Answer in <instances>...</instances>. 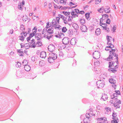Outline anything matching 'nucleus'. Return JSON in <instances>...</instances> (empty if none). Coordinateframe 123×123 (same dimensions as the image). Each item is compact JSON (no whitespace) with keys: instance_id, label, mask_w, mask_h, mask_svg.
Listing matches in <instances>:
<instances>
[{"instance_id":"nucleus-1","label":"nucleus","mask_w":123,"mask_h":123,"mask_svg":"<svg viewBox=\"0 0 123 123\" xmlns=\"http://www.w3.org/2000/svg\"><path fill=\"white\" fill-rule=\"evenodd\" d=\"M115 49H111V50L110 51V54L109 56L107 58V60L110 61L113 60H116V62L117 64H119L118 62V55L115 53Z\"/></svg>"},{"instance_id":"nucleus-2","label":"nucleus","mask_w":123,"mask_h":123,"mask_svg":"<svg viewBox=\"0 0 123 123\" xmlns=\"http://www.w3.org/2000/svg\"><path fill=\"white\" fill-rule=\"evenodd\" d=\"M49 56L48 60V62L50 63H53L54 60L56 59L57 58L56 54L52 52H51L49 53Z\"/></svg>"},{"instance_id":"nucleus-3","label":"nucleus","mask_w":123,"mask_h":123,"mask_svg":"<svg viewBox=\"0 0 123 123\" xmlns=\"http://www.w3.org/2000/svg\"><path fill=\"white\" fill-rule=\"evenodd\" d=\"M97 123H108L106 118L105 117L97 118Z\"/></svg>"},{"instance_id":"nucleus-4","label":"nucleus","mask_w":123,"mask_h":123,"mask_svg":"<svg viewBox=\"0 0 123 123\" xmlns=\"http://www.w3.org/2000/svg\"><path fill=\"white\" fill-rule=\"evenodd\" d=\"M53 29L52 28H50L47 31V33L45 34V36L48 39L50 35L53 33Z\"/></svg>"},{"instance_id":"nucleus-5","label":"nucleus","mask_w":123,"mask_h":123,"mask_svg":"<svg viewBox=\"0 0 123 123\" xmlns=\"http://www.w3.org/2000/svg\"><path fill=\"white\" fill-rule=\"evenodd\" d=\"M27 62V61L25 60H24L22 62V65L25 66L24 68L25 70L27 71H29L31 69V68L28 65L26 64H25L24 62Z\"/></svg>"},{"instance_id":"nucleus-6","label":"nucleus","mask_w":123,"mask_h":123,"mask_svg":"<svg viewBox=\"0 0 123 123\" xmlns=\"http://www.w3.org/2000/svg\"><path fill=\"white\" fill-rule=\"evenodd\" d=\"M97 84L98 88H102L104 86V82L103 80H100L97 82Z\"/></svg>"},{"instance_id":"nucleus-7","label":"nucleus","mask_w":123,"mask_h":123,"mask_svg":"<svg viewBox=\"0 0 123 123\" xmlns=\"http://www.w3.org/2000/svg\"><path fill=\"white\" fill-rule=\"evenodd\" d=\"M95 52L93 53L92 54L93 58L98 59L100 57V52L98 51H95Z\"/></svg>"},{"instance_id":"nucleus-8","label":"nucleus","mask_w":123,"mask_h":123,"mask_svg":"<svg viewBox=\"0 0 123 123\" xmlns=\"http://www.w3.org/2000/svg\"><path fill=\"white\" fill-rule=\"evenodd\" d=\"M70 39L67 37H65L62 40L63 43L65 45H67L69 43Z\"/></svg>"},{"instance_id":"nucleus-9","label":"nucleus","mask_w":123,"mask_h":123,"mask_svg":"<svg viewBox=\"0 0 123 123\" xmlns=\"http://www.w3.org/2000/svg\"><path fill=\"white\" fill-rule=\"evenodd\" d=\"M55 47L54 45L53 44L49 45L48 47L49 50L51 52L55 50Z\"/></svg>"},{"instance_id":"nucleus-10","label":"nucleus","mask_w":123,"mask_h":123,"mask_svg":"<svg viewBox=\"0 0 123 123\" xmlns=\"http://www.w3.org/2000/svg\"><path fill=\"white\" fill-rule=\"evenodd\" d=\"M82 32H85L87 31V28L85 25H83L80 28Z\"/></svg>"},{"instance_id":"nucleus-11","label":"nucleus","mask_w":123,"mask_h":123,"mask_svg":"<svg viewBox=\"0 0 123 123\" xmlns=\"http://www.w3.org/2000/svg\"><path fill=\"white\" fill-rule=\"evenodd\" d=\"M40 56L42 58H45L46 56V53L44 51H42L40 53Z\"/></svg>"},{"instance_id":"nucleus-12","label":"nucleus","mask_w":123,"mask_h":123,"mask_svg":"<svg viewBox=\"0 0 123 123\" xmlns=\"http://www.w3.org/2000/svg\"><path fill=\"white\" fill-rule=\"evenodd\" d=\"M76 40L74 38H72L70 41V44L72 45H74L76 43Z\"/></svg>"},{"instance_id":"nucleus-13","label":"nucleus","mask_w":123,"mask_h":123,"mask_svg":"<svg viewBox=\"0 0 123 123\" xmlns=\"http://www.w3.org/2000/svg\"><path fill=\"white\" fill-rule=\"evenodd\" d=\"M108 97L107 95L105 94H103L101 97L102 99L104 101H106Z\"/></svg>"},{"instance_id":"nucleus-14","label":"nucleus","mask_w":123,"mask_h":123,"mask_svg":"<svg viewBox=\"0 0 123 123\" xmlns=\"http://www.w3.org/2000/svg\"><path fill=\"white\" fill-rule=\"evenodd\" d=\"M72 15L71 18H73L75 17V16L78 17V14H76V13L74 10L71 13Z\"/></svg>"},{"instance_id":"nucleus-15","label":"nucleus","mask_w":123,"mask_h":123,"mask_svg":"<svg viewBox=\"0 0 123 123\" xmlns=\"http://www.w3.org/2000/svg\"><path fill=\"white\" fill-rule=\"evenodd\" d=\"M58 23L57 22L55 19H53L52 20V22L51 25L52 27H54L55 25H57V24H58Z\"/></svg>"},{"instance_id":"nucleus-16","label":"nucleus","mask_w":123,"mask_h":123,"mask_svg":"<svg viewBox=\"0 0 123 123\" xmlns=\"http://www.w3.org/2000/svg\"><path fill=\"white\" fill-rule=\"evenodd\" d=\"M109 80V82L112 84H115L116 82V80L114 79L113 78L110 79Z\"/></svg>"},{"instance_id":"nucleus-17","label":"nucleus","mask_w":123,"mask_h":123,"mask_svg":"<svg viewBox=\"0 0 123 123\" xmlns=\"http://www.w3.org/2000/svg\"><path fill=\"white\" fill-rule=\"evenodd\" d=\"M105 113L106 114H108L111 111V109L109 107L105 108Z\"/></svg>"},{"instance_id":"nucleus-18","label":"nucleus","mask_w":123,"mask_h":123,"mask_svg":"<svg viewBox=\"0 0 123 123\" xmlns=\"http://www.w3.org/2000/svg\"><path fill=\"white\" fill-rule=\"evenodd\" d=\"M103 21L102 20V24L99 23V25L100 26H101L102 27L104 28V29L106 28L107 26V25L106 23H103Z\"/></svg>"},{"instance_id":"nucleus-19","label":"nucleus","mask_w":123,"mask_h":123,"mask_svg":"<svg viewBox=\"0 0 123 123\" xmlns=\"http://www.w3.org/2000/svg\"><path fill=\"white\" fill-rule=\"evenodd\" d=\"M73 27L75 30H77L79 28L78 25L76 23H74L72 25Z\"/></svg>"},{"instance_id":"nucleus-20","label":"nucleus","mask_w":123,"mask_h":123,"mask_svg":"<svg viewBox=\"0 0 123 123\" xmlns=\"http://www.w3.org/2000/svg\"><path fill=\"white\" fill-rule=\"evenodd\" d=\"M90 13L89 12L85 14V16L86 18L88 20H89L90 19Z\"/></svg>"},{"instance_id":"nucleus-21","label":"nucleus","mask_w":123,"mask_h":123,"mask_svg":"<svg viewBox=\"0 0 123 123\" xmlns=\"http://www.w3.org/2000/svg\"><path fill=\"white\" fill-rule=\"evenodd\" d=\"M22 49H18V52L19 53V55L20 56H23V52L22 51Z\"/></svg>"},{"instance_id":"nucleus-22","label":"nucleus","mask_w":123,"mask_h":123,"mask_svg":"<svg viewBox=\"0 0 123 123\" xmlns=\"http://www.w3.org/2000/svg\"><path fill=\"white\" fill-rule=\"evenodd\" d=\"M37 47H40L42 45V44L41 42L39 41H37L36 44Z\"/></svg>"},{"instance_id":"nucleus-23","label":"nucleus","mask_w":123,"mask_h":123,"mask_svg":"<svg viewBox=\"0 0 123 123\" xmlns=\"http://www.w3.org/2000/svg\"><path fill=\"white\" fill-rule=\"evenodd\" d=\"M109 71H111L112 72L115 73L117 71V70L116 69H114V68H109L108 69Z\"/></svg>"},{"instance_id":"nucleus-24","label":"nucleus","mask_w":123,"mask_h":123,"mask_svg":"<svg viewBox=\"0 0 123 123\" xmlns=\"http://www.w3.org/2000/svg\"><path fill=\"white\" fill-rule=\"evenodd\" d=\"M107 7L106 8H105V12L106 13H110V10H109L110 7L108 6H107Z\"/></svg>"},{"instance_id":"nucleus-25","label":"nucleus","mask_w":123,"mask_h":123,"mask_svg":"<svg viewBox=\"0 0 123 123\" xmlns=\"http://www.w3.org/2000/svg\"><path fill=\"white\" fill-rule=\"evenodd\" d=\"M105 8H104V7L102 6L100 8L99 10H98V11L100 13H102L104 11H105Z\"/></svg>"},{"instance_id":"nucleus-26","label":"nucleus","mask_w":123,"mask_h":123,"mask_svg":"<svg viewBox=\"0 0 123 123\" xmlns=\"http://www.w3.org/2000/svg\"><path fill=\"white\" fill-rule=\"evenodd\" d=\"M58 16L60 18H62L63 20H66L67 16L66 17H65L64 16L62 15L61 14H59L58 15Z\"/></svg>"},{"instance_id":"nucleus-27","label":"nucleus","mask_w":123,"mask_h":123,"mask_svg":"<svg viewBox=\"0 0 123 123\" xmlns=\"http://www.w3.org/2000/svg\"><path fill=\"white\" fill-rule=\"evenodd\" d=\"M109 67L110 68L111 66H114V64L115 63V62H114L111 61V62H109Z\"/></svg>"},{"instance_id":"nucleus-28","label":"nucleus","mask_w":123,"mask_h":123,"mask_svg":"<svg viewBox=\"0 0 123 123\" xmlns=\"http://www.w3.org/2000/svg\"><path fill=\"white\" fill-rule=\"evenodd\" d=\"M108 15L107 14H104L102 15V18L101 19L104 20L105 18H107L108 17Z\"/></svg>"},{"instance_id":"nucleus-29","label":"nucleus","mask_w":123,"mask_h":123,"mask_svg":"<svg viewBox=\"0 0 123 123\" xmlns=\"http://www.w3.org/2000/svg\"><path fill=\"white\" fill-rule=\"evenodd\" d=\"M100 30L99 28L97 29L95 31V33L97 35H98L100 34Z\"/></svg>"},{"instance_id":"nucleus-30","label":"nucleus","mask_w":123,"mask_h":123,"mask_svg":"<svg viewBox=\"0 0 123 123\" xmlns=\"http://www.w3.org/2000/svg\"><path fill=\"white\" fill-rule=\"evenodd\" d=\"M106 38L107 39L108 42H111L112 39V38L111 37L109 36H107Z\"/></svg>"},{"instance_id":"nucleus-31","label":"nucleus","mask_w":123,"mask_h":123,"mask_svg":"<svg viewBox=\"0 0 123 123\" xmlns=\"http://www.w3.org/2000/svg\"><path fill=\"white\" fill-rule=\"evenodd\" d=\"M63 13L65 15L68 16H69V15L70 13V12H67L63 11Z\"/></svg>"},{"instance_id":"nucleus-32","label":"nucleus","mask_w":123,"mask_h":123,"mask_svg":"<svg viewBox=\"0 0 123 123\" xmlns=\"http://www.w3.org/2000/svg\"><path fill=\"white\" fill-rule=\"evenodd\" d=\"M22 6H23L22 5L21 3H20L19 4L18 6V8L19 9L22 10Z\"/></svg>"},{"instance_id":"nucleus-33","label":"nucleus","mask_w":123,"mask_h":123,"mask_svg":"<svg viewBox=\"0 0 123 123\" xmlns=\"http://www.w3.org/2000/svg\"><path fill=\"white\" fill-rule=\"evenodd\" d=\"M119 104L118 103H115L113 104V105L117 109V108H120V106L119 105Z\"/></svg>"},{"instance_id":"nucleus-34","label":"nucleus","mask_w":123,"mask_h":123,"mask_svg":"<svg viewBox=\"0 0 123 123\" xmlns=\"http://www.w3.org/2000/svg\"><path fill=\"white\" fill-rule=\"evenodd\" d=\"M80 24H83L85 22V20L83 19H81L80 20Z\"/></svg>"},{"instance_id":"nucleus-35","label":"nucleus","mask_w":123,"mask_h":123,"mask_svg":"<svg viewBox=\"0 0 123 123\" xmlns=\"http://www.w3.org/2000/svg\"><path fill=\"white\" fill-rule=\"evenodd\" d=\"M35 37H42L41 34L40 33H36V34L35 35Z\"/></svg>"},{"instance_id":"nucleus-36","label":"nucleus","mask_w":123,"mask_h":123,"mask_svg":"<svg viewBox=\"0 0 123 123\" xmlns=\"http://www.w3.org/2000/svg\"><path fill=\"white\" fill-rule=\"evenodd\" d=\"M62 31L64 33L66 32L67 30V29L66 27H63L62 28Z\"/></svg>"},{"instance_id":"nucleus-37","label":"nucleus","mask_w":123,"mask_h":123,"mask_svg":"<svg viewBox=\"0 0 123 123\" xmlns=\"http://www.w3.org/2000/svg\"><path fill=\"white\" fill-rule=\"evenodd\" d=\"M116 99H115V102L116 103H118L119 104H121V102L120 100L117 99V98H116Z\"/></svg>"},{"instance_id":"nucleus-38","label":"nucleus","mask_w":123,"mask_h":123,"mask_svg":"<svg viewBox=\"0 0 123 123\" xmlns=\"http://www.w3.org/2000/svg\"><path fill=\"white\" fill-rule=\"evenodd\" d=\"M39 64L40 66L42 67L44 66V64L43 61H40L39 62Z\"/></svg>"},{"instance_id":"nucleus-39","label":"nucleus","mask_w":123,"mask_h":123,"mask_svg":"<svg viewBox=\"0 0 123 123\" xmlns=\"http://www.w3.org/2000/svg\"><path fill=\"white\" fill-rule=\"evenodd\" d=\"M21 63L18 62L17 64H16V66L17 67H21Z\"/></svg>"},{"instance_id":"nucleus-40","label":"nucleus","mask_w":123,"mask_h":123,"mask_svg":"<svg viewBox=\"0 0 123 123\" xmlns=\"http://www.w3.org/2000/svg\"><path fill=\"white\" fill-rule=\"evenodd\" d=\"M60 26L59 25H55V26H54V27L55 29H60Z\"/></svg>"},{"instance_id":"nucleus-41","label":"nucleus","mask_w":123,"mask_h":123,"mask_svg":"<svg viewBox=\"0 0 123 123\" xmlns=\"http://www.w3.org/2000/svg\"><path fill=\"white\" fill-rule=\"evenodd\" d=\"M88 115L89 116V117H91V116H95V114H93V112H92V111H91V113L90 112L89 113H88Z\"/></svg>"},{"instance_id":"nucleus-42","label":"nucleus","mask_w":123,"mask_h":123,"mask_svg":"<svg viewBox=\"0 0 123 123\" xmlns=\"http://www.w3.org/2000/svg\"><path fill=\"white\" fill-rule=\"evenodd\" d=\"M116 29V25H114L112 28V31L113 32H115V30Z\"/></svg>"},{"instance_id":"nucleus-43","label":"nucleus","mask_w":123,"mask_h":123,"mask_svg":"<svg viewBox=\"0 0 123 123\" xmlns=\"http://www.w3.org/2000/svg\"><path fill=\"white\" fill-rule=\"evenodd\" d=\"M20 29L22 31H23V30H25L24 26L23 25H22L20 26Z\"/></svg>"},{"instance_id":"nucleus-44","label":"nucleus","mask_w":123,"mask_h":123,"mask_svg":"<svg viewBox=\"0 0 123 123\" xmlns=\"http://www.w3.org/2000/svg\"><path fill=\"white\" fill-rule=\"evenodd\" d=\"M58 8H59V9L61 8L62 9L65 10L66 9V8H68V7H62V6H58Z\"/></svg>"},{"instance_id":"nucleus-45","label":"nucleus","mask_w":123,"mask_h":123,"mask_svg":"<svg viewBox=\"0 0 123 123\" xmlns=\"http://www.w3.org/2000/svg\"><path fill=\"white\" fill-rule=\"evenodd\" d=\"M19 37H20L19 38V40L22 41H24V38L23 36V35L21 37L20 36Z\"/></svg>"},{"instance_id":"nucleus-46","label":"nucleus","mask_w":123,"mask_h":123,"mask_svg":"<svg viewBox=\"0 0 123 123\" xmlns=\"http://www.w3.org/2000/svg\"><path fill=\"white\" fill-rule=\"evenodd\" d=\"M112 100H110V102L111 104H114L115 103V99H111Z\"/></svg>"},{"instance_id":"nucleus-47","label":"nucleus","mask_w":123,"mask_h":123,"mask_svg":"<svg viewBox=\"0 0 123 123\" xmlns=\"http://www.w3.org/2000/svg\"><path fill=\"white\" fill-rule=\"evenodd\" d=\"M66 45L63 44V45H61L60 46L61 47V48L62 49H64L66 48Z\"/></svg>"},{"instance_id":"nucleus-48","label":"nucleus","mask_w":123,"mask_h":123,"mask_svg":"<svg viewBox=\"0 0 123 123\" xmlns=\"http://www.w3.org/2000/svg\"><path fill=\"white\" fill-rule=\"evenodd\" d=\"M68 35L70 36L72 34V31L71 30H69L68 31Z\"/></svg>"},{"instance_id":"nucleus-49","label":"nucleus","mask_w":123,"mask_h":123,"mask_svg":"<svg viewBox=\"0 0 123 123\" xmlns=\"http://www.w3.org/2000/svg\"><path fill=\"white\" fill-rule=\"evenodd\" d=\"M111 22L110 20L108 18L106 21V23L107 24H109Z\"/></svg>"},{"instance_id":"nucleus-50","label":"nucleus","mask_w":123,"mask_h":123,"mask_svg":"<svg viewBox=\"0 0 123 123\" xmlns=\"http://www.w3.org/2000/svg\"><path fill=\"white\" fill-rule=\"evenodd\" d=\"M74 11L76 13V14H78L79 12V10L78 9H75L74 10Z\"/></svg>"},{"instance_id":"nucleus-51","label":"nucleus","mask_w":123,"mask_h":123,"mask_svg":"<svg viewBox=\"0 0 123 123\" xmlns=\"http://www.w3.org/2000/svg\"><path fill=\"white\" fill-rule=\"evenodd\" d=\"M117 116V113L116 112H114V111H113V112L112 116L113 117H116Z\"/></svg>"},{"instance_id":"nucleus-52","label":"nucleus","mask_w":123,"mask_h":123,"mask_svg":"<svg viewBox=\"0 0 123 123\" xmlns=\"http://www.w3.org/2000/svg\"><path fill=\"white\" fill-rule=\"evenodd\" d=\"M66 0H60V2L61 3H65Z\"/></svg>"},{"instance_id":"nucleus-53","label":"nucleus","mask_w":123,"mask_h":123,"mask_svg":"<svg viewBox=\"0 0 123 123\" xmlns=\"http://www.w3.org/2000/svg\"><path fill=\"white\" fill-rule=\"evenodd\" d=\"M95 4H99L101 2V0H95Z\"/></svg>"},{"instance_id":"nucleus-54","label":"nucleus","mask_w":123,"mask_h":123,"mask_svg":"<svg viewBox=\"0 0 123 123\" xmlns=\"http://www.w3.org/2000/svg\"><path fill=\"white\" fill-rule=\"evenodd\" d=\"M60 19V18L59 17H57L56 18V20H55L58 23H59V21Z\"/></svg>"},{"instance_id":"nucleus-55","label":"nucleus","mask_w":123,"mask_h":123,"mask_svg":"<svg viewBox=\"0 0 123 123\" xmlns=\"http://www.w3.org/2000/svg\"><path fill=\"white\" fill-rule=\"evenodd\" d=\"M43 37H35V39H36L37 40H40V39L42 38Z\"/></svg>"},{"instance_id":"nucleus-56","label":"nucleus","mask_w":123,"mask_h":123,"mask_svg":"<svg viewBox=\"0 0 123 123\" xmlns=\"http://www.w3.org/2000/svg\"><path fill=\"white\" fill-rule=\"evenodd\" d=\"M63 53L61 51L59 52V56H63Z\"/></svg>"},{"instance_id":"nucleus-57","label":"nucleus","mask_w":123,"mask_h":123,"mask_svg":"<svg viewBox=\"0 0 123 123\" xmlns=\"http://www.w3.org/2000/svg\"><path fill=\"white\" fill-rule=\"evenodd\" d=\"M47 31V29L46 28H44L42 31V34H43L44 32H45V31Z\"/></svg>"},{"instance_id":"nucleus-58","label":"nucleus","mask_w":123,"mask_h":123,"mask_svg":"<svg viewBox=\"0 0 123 123\" xmlns=\"http://www.w3.org/2000/svg\"><path fill=\"white\" fill-rule=\"evenodd\" d=\"M116 97H114V95L113 94L111 95V99H116Z\"/></svg>"},{"instance_id":"nucleus-59","label":"nucleus","mask_w":123,"mask_h":123,"mask_svg":"<svg viewBox=\"0 0 123 123\" xmlns=\"http://www.w3.org/2000/svg\"><path fill=\"white\" fill-rule=\"evenodd\" d=\"M84 13V12L83 11H79L78 14H83Z\"/></svg>"},{"instance_id":"nucleus-60","label":"nucleus","mask_w":123,"mask_h":123,"mask_svg":"<svg viewBox=\"0 0 123 123\" xmlns=\"http://www.w3.org/2000/svg\"><path fill=\"white\" fill-rule=\"evenodd\" d=\"M68 17H69L68 18V22H72V19L70 18V16H68Z\"/></svg>"},{"instance_id":"nucleus-61","label":"nucleus","mask_w":123,"mask_h":123,"mask_svg":"<svg viewBox=\"0 0 123 123\" xmlns=\"http://www.w3.org/2000/svg\"><path fill=\"white\" fill-rule=\"evenodd\" d=\"M116 93L118 95H120V92L119 91H115Z\"/></svg>"},{"instance_id":"nucleus-62","label":"nucleus","mask_w":123,"mask_h":123,"mask_svg":"<svg viewBox=\"0 0 123 123\" xmlns=\"http://www.w3.org/2000/svg\"><path fill=\"white\" fill-rule=\"evenodd\" d=\"M105 29L106 30V31L107 32H109L110 31L109 28H106Z\"/></svg>"},{"instance_id":"nucleus-63","label":"nucleus","mask_w":123,"mask_h":123,"mask_svg":"<svg viewBox=\"0 0 123 123\" xmlns=\"http://www.w3.org/2000/svg\"><path fill=\"white\" fill-rule=\"evenodd\" d=\"M85 116L86 117L88 118V119H90V118L89 116L88 115V114L86 113L85 115Z\"/></svg>"},{"instance_id":"nucleus-64","label":"nucleus","mask_w":123,"mask_h":123,"mask_svg":"<svg viewBox=\"0 0 123 123\" xmlns=\"http://www.w3.org/2000/svg\"><path fill=\"white\" fill-rule=\"evenodd\" d=\"M112 119L114 120H116V121L118 119V118L116 117L112 118Z\"/></svg>"}]
</instances>
